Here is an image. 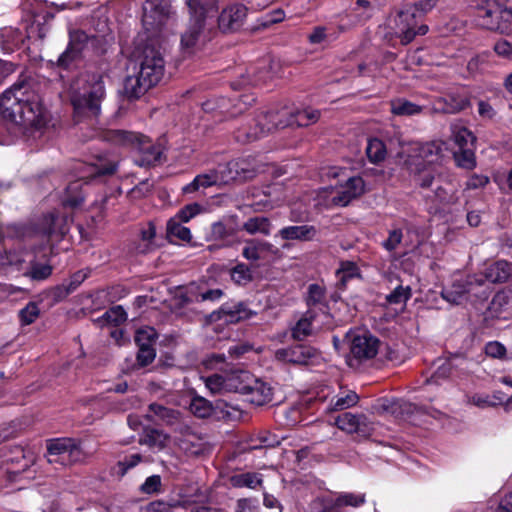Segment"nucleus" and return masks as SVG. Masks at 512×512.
Here are the masks:
<instances>
[{
  "mask_svg": "<svg viewBox=\"0 0 512 512\" xmlns=\"http://www.w3.org/2000/svg\"><path fill=\"white\" fill-rule=\"evenodd\" d=\"M192 21L204 22L217 10V0H187Z\"/></svg>",
  "mask_w": 512,
  "mask_h": 512,
  "instance_id": "nucleus-28",
  "label": "nucleus"
},
{
  "mask_svg": "<svg viewBox=\"0 0 512 512\" xmlns=\"http://www.w3.org/2000/svg\"><path fill=\"white\" fill-rule=\"evenodd\" d=\"M452 138L458 148L474 147L476 137L466 127L460 124L451 125Z\"/></svg>",
  "mask_w": 512,
  "mask_h": 512,
  "instance_id": "nucleus-34",
  "label": "nucleus"
},
{
  "mask_svg": "<svg viewBox=\"0 0 512 512\" xmlns=\"http://www.w3.org/2000/svg\"><path fill=\"white\" fill-rule=\"evenodd\" d=\"M454 158L457 165L462 168L472 169L475 167L474 147L460 148L454 152Z\"/></svg>",
  "mask_w": 512,
  "mask_h": 512,
  "instance_id": "nucleus-50",
  "label": "nucleus"
},
{
  "mask_svg": "<svg viewBox=\"0 0 512 512\" xmlns=\"http://www.w3.org/2000/svg\"><path fill=\"white\" fill-rule=\"evenodd\" d=\"M85 278L86 274L77 272L71 277L67 284L63 283L59 289L63 290L64 295H68L73 292L84 281Z\"/></svg>",
  "mask_w": 512,
  "mask_h": 512,
  "instance_id": "nucleus-63",
  "label": "nucleus"
},
{
  "mask_svg": "<svg viewBox=\"0 0 512 512\" xmlns=\"http://www.w3.org/2000/svg\"><path fill=\"white\" fill-rule=\"evenodd\" d=\"M149 410L161 421L168 425L175 424L180 416L177 410L165 407L158 403H152L149 406Z\"/></svg>",
  "mask_w": 512,
  "mask_h": 512,
  "instance_id": "nucleus-40",
  "label": "nucleus"
},
{
  "mask_svg": "<svg viewBox=\"0 0 512 512\" xmlns=\"http://www.w3.org/2000/svg\"><path fill=\"white\" fill-rule=\"evenodd\" d=\"M271 222L268 218L257 216L249 218L244 224L243 229L251 234L269 235L271 233Z\"/></svg>",
  "mask_w": 512,
  "mask_h": 512,
  "instance_id": "nucleus-36",
  "label": "nucleus"
},
{
  "mask_svg": "<svg viewBox=\"0 0 512 512\" xmlns=\"http://www.w3.org/2000/svg\"><path fill=\"white\" fill-rule=\"evenodd\" d=\"M156 231L152 223L141 231L140 242L135 246L136 253L146 254L151 251Z\"/></svg>",
  "mask_w": 512,
  "mask_h": 512,
  "instance_id": "nucleus-42",
  "label": "nucleus"
},
{
  "mask_svg": "<svg viewBox=\"0 0 512 512\" xmlns=\"http://www.w3.org/2000/svg\"><path fill=\"white\" fill-rule=\"evenodd\" d=\"M332 203L336 206L345 207L354 199L365 192V183L361 177H349L344 183L337 185Z\"/></svg>",
  "mask_w": 512,
  "mask_h": 512,
  "instance_id": "nucleus-17",
  "label": "nucleus"
},
{
  "mask_svg": "<svg viewBox=\"0 0 512 512\" xmlns=\"http://www.w3.org/2000/svg\"><path fill=\"white\" fill-rule=\"evenodd\" d=\"M116 167L117 165L114 161L99 157L96 162L87 166L90 172L89 176H82V178L111 175L115 172Z\"/></svg>",
  "mask_w": 512,
  "mask_h": 512,
  "instance_id": "nucleus-38",
  "label": "nucleus"
},
{
  "mask_svg": "<svg viewBox=\"0 0 512 512\" xmlns=\"http://www.w3.org/2000/svg\"><path fill=\"white\" fill-rule=\"evenodd\" d=\"M0 112L4 120L24 129L40 130L49 121L37 85L32 80L14 83L0 97Z\"/></svg>",
  "mask_w": 512,
  "mask_h": 512,
  "instance_id": "nucleus-1",
  "label": "nucleus"
},
{
  "mask_svg": "<svg viewBox=\"0 0 512 512\" xmlns=\"http://www.w3.org/2000/svg\"><path fill=\"white\" fill-rule=\"evenodd\" d=\"M66 232L65 219L55 213L44 215L32 228V234L42 241H48L52 236H63Z\"/></svg>",
  "mask_w": 512,
  "mask_h": 512,
  "instance_id": "nucleus-19",
  "label": "nucleus"
},
{
  "mask_svg": "<svg viewBox=\"0 0 512 512\" xmlns=\"http://www.w3.org/2000/svg\"><path fill=\"white\" fill-rule=\"evenodd\" d=\"M104 97L105 86L102 76L93 74L77 78L70 90L75 121H89L90 124H94L101 113V102Z\"/></svg>",
  "mask_w": 512,
  "mask_h": 512,
  "instance_id": "nucleus-2",
  "label": "nucleus"
},
{
  "mask_svg": "<svg viewBox=\"0 0 512 512\" xmlns=\"http://www.w3.org/2000/svg\"><path fill=\"white\" fill-rule=\"evenodd\" d=\"M204 22L192 21L181 37V48L186 54L194 53L204 42Z\"/></svg>",
  "mask_w": 512,
  "mask_h": 512,
  "instance_id": "nucleus-24",
  "label": "nucleus"
},
{
  "mask_svg": "<svg viewBox=\"0 0 512 512\" xmlns=\"http://www.w3.org/2000/svg\"><path fill=\"white\" fill-rule=\"evenodd\" d=\"M249 386L250 387L243 392V395L247 396V400L250 403L262 406L272 400L273 390L268 383L253 375V381L249 382Z\"/></svg>",
  "mask_w": 512,
  "mask_h": 512,
  "instance_id": "nucleus-23",
  "label": "nucleus"
},
{
  "mask_svg": "<svg viewBox=\"0 0 512 512\" xmlns=\"http://www.w3.org/2000/svg\"><path fill=\"white\" fill-rule=\"evenodd\" d=\"M412 291L410 286L397 285L391 293L386 296V301L390 305H405L411 298Z\"/></svg>",
  "mask_w": 512,
  "mask_h": 512,
  "instance_id": "nucleus-47",
  "label": "nucleus"
},
{
  "mask_svg": "<svg viewBox=\"0 0 512 512\" xmlns=\"http://www.w3.org/2000/svg\"><path fill=\"white\" fill-rule=\"evenodd\" d=\"M275 359L283 363L315 364L321 359L320 352L308 345H295L275 351Z\"/></svg>",
  "mask_w": 512,
  "mask_h": 512,
  "instance_id": "nucleus-15",
  "label": "nucleus"
},
{
  "mask_svg": "<svg viewBox=\"0 0 512 512\" xmlns=\"http://www.w3.org/2000/svg\"><path fill=\"white\" fill-rule=\"evenodd\" d=\"M318 235V230L313 225H291L281 228L276 237H280L282 240H296V241H312Z\"/></svg>",
  "mask_w": 512,
  "mask_h": 512,
  "instance_id": "nucleus-25",
  "label": "nucleus"
},
{
  "mask_svg": "<svg viewBox=\"0 0 512 512\" xmlns=\"http://www.w3.org/2000/svg\"><path fill=\"white\" fill-rule=\"evenodd\" d=\"M438 103H443L444 105L441 107V110L444 113L449 114H454L459 111H462L470 105V101L467 97L454 94L448 95L447 97L440 99Z\"/></svg>",
  "mask_w": 512,
  "mask_h": 512,
  "instance_id": "nucleus-35",
  "label": "nucleus"
},
{
  "mask_svg": "<svg viewBox=\"0 0 512 512\" xmlns=\"http://www.w3.org/2000/svg\"><path fill=\"white\" fill-rule=\"evenodd\" d=\"M366 154L372 163H379L383 161L386 157L385 144L380 139H370L367 143Z\"/></svg>",
  "mask_w": 512,
  "mask_h": 512,
  "instance_id": "nucleus-43",
  "label": "nucleus"
},
{
  "mask_svg": "<svg viewBox=\"0 0 512 512\" xmlns=\"http://www.w3.org/2000/svg\"><path fill=\"white\" fill-rule=\"evenodd\" d=\"M127 319V313L120 305L113 306L107 310L103 316L98 320L100 323L118 326L124 323Z\"/></svg>",
  "mask_w": 512,
  "mask_h": 512,
  "instance_id": "nucleus-45",
  "label": "nucleus"
},
{
  "mask_svg": "<svg viewBox=\"0 0 512 512\" xmlns=\"http://www.w3.org/2000/svg\"><path fill=\"white\" fill-rule=\"evenodd\" d=\"M315 316L312 311H307L301 317L292 329V337L296 340H302L313 332L312 322Z\"/></svg>",
  "mask_w": 512,
  "mask_h": 512,
  "instance_id": "nucleus-37",
  "label": "nucleus"
},
{
  "mask_svg": "<svg viewBox=\"0 0 512 512\" xmlns=\"http://www.w3.org/2000/svg\"><path fill=\"white\" fill-rule=\"evenodd\" d=\"M247 16V8L242 4H232L222 10L218 22L223 31L238 30Z\"/></svg>",
  "mask_w": 512,
  "mask_h": 512,
  "instance_id": "nucleus-21",
  "label": "nucleus"
},
{
  "mask_svg": "<svg viewBox=\"0 0 512 512\" xmlns=\"http://www.w3.org/2000/svg\"><path fill=\"white\" fill-rule=\"evenodd\" d=\"M495 53L506 60H512V43L507 40H500L494 45Z\"/></svg>",
  "mask_w": 512,
  "mask_h": 512,
  "instance_id": "nucleus-64",
  "label": "nucleus"
},
{
  "mask_svg": "<svg viewBox=\"0 0 512 512\" xmlns=\"http://www.w3.org/2000/svg\"><path fill=\"white\" fill-rule=\"evenodd\" d=\"M156 339L157 332L150 326L139 328L135 334V342L138 347L154 346Z\"/></svg>",
  "mask_w": 512,
  "mask_h": 512,
  "instance_id": "nucleus-51",
  "label": "nucleus"
},
{
  "mask_svg": "<svg viewBox=\"0 0 512 512\" xmlns=\"http://www.w3.org/2000/svg\"><path fill=\"white\" fill-rule=\"evenodd\" d=\"M230 276L234 283L245 285L252 280L251 269L244 263H239L230 270Z\"/></svg>",
  "mask_w": 512,
  "mask_h": 512,
  "instance_id": "nucleus-53",
  "label": "nucleus"
},
{
  "mask_svg": "<svg viewBox=\"0 0 512 512\" xmlns=\"http://www.w3.org/2000/svg\"><path fill=\"white\" fill-rule=\"evenodd\" d=\"M512 274L511 265L504 260L490 264L485 270V280L491 283L505 282Z\"/></svg>",
  "mask_w": 512,
  "mask_h": 512,
  "instance_id": "nucleus-32",
  "label": "nucleus"
},
{
  "mask_svg": "<svg viewBox=\"0 0 512 512\" xmlns=\"http://www.w3.org/2000/svg\"><path fill=\"white\" fill-rule=\"evenodd\" d=\"M52 268L50 265L47 264H34L31 267V270L29 272V275L31 278L36 280H43L46 279L51 275Z\"/></svg>",
  "mask_w": 512,
  "mask_h": 512,
  "instance_id": "nucleus-62",
  "label": "nucleus"
},
{
  "mask_svg": "<svg viewBox=\"0 0 512 512\" xmlns=\"http://www.w3.org/2000/svg\"><path fill=\"white\" fill-rule=\"evenodd\" d=\"M81 183L76 181L71 183L66 190V197L63 199V204L69 207H77L84 201V196L80 191Z\"/></svg>",
  "mask_w": 512,
  "mask_h": 512,
  "instance_id": "nucleus-49",
  "label": "nucleus"
},
{
  "mask_svg": "<svg viewBox=\"0 0 512 512\" xmlns=\"http://www.w3.org/2000/svg\"><path fill=\"white\" fill-rule=\"evenodd\" d=\"M156 352L153 346L139 347L137 354L138 364L142 367L152 363L155 359Z\"/></svg>",
  "mask_w": 512,
  "mask_h": 512,
  "instance_id": "nucleus-60",
  "label": "nucleus"
},
{
  "mask_svg": "<svg viewBox=\"0 0 512 512\" xmlns=\"http://www.w3.org/2000/svg\"><path fill=\"white\" fill-rule=\"evenodd\" d=\"M87 35L83 31H74L70 33V43L67 49L60 55L58 62L61 66H68L81 51L82 44L86 42Z\"/></svg>",
  "mask_w": 512,
  "mask_h": 512,
  "instance_id": "nucleus-29",
  "label": "nucleus"
},
{
  "mask_svg": "<svg viewBox=\"0 0 512 512\" xmlns=\"http://www.w3.org/2000/svg\"><path fill=\"white\" fill-rule=\"evenodd\" d=\"M255 98L253 95H241L237 100L220 98L217 102L207 101L203 104V109L207 112L218 111L220 114H226L234 117L246 110Z\"/></svg>",
  "mask_w": 512,
  "mask_h": 512,
  "instance_id": "nucleus-18",
  "label": "nucleus"
},
{
  "mask_svg": "<svg viewBox=\"0 0 512 512\" xmlns=\"http://www.w3.org/2000/svg\"><path fill=\"white\" fill-rule=\"evenodd\" d=\"M365 503V494L339 493L318 497L307 512H346L347 507L357 508Z\"/></svg>",
  "mask_w": 512,
  "mask_h": 512,
  "instance_id": "nucleus-9",
  "label": "nucleus"
},
{
  "mask_svg": "<svg viewBox=\"0 0 512 512\" xmlns=\"http://www.w3.org/2000/svg\"><path fill=\"white\" fill-rule=\"evenodd\" d=\"M325 297L324 289L318 284H311L308 288L307 304L309 306L322 302Z\"/></svg>",
  "mask_w": 512,
  "mask_h": 512,
  "instance_id": "nucleus-59",
  "label": "nucleus"
},
{
  "mask_svg": "<svg viewBox=\"0 0 512 512\" xmlns=\"http://www.w3.org/2000/svg\"><path fill=\"white\" fill-rule=\"evenodd\" d=\"M294 126V111L283 107L279 110H270L260 113L253 119V126L241 128L236 132L235 138L238 142L255 141L274 129Z\"/></svg>",
  "mask_w": 512,
  "mask_h": 512,
  "instance_id": "nucleus-4",
  "label": "nucleus"
},
{
  "mask_svg": "<svg viewBox=\"0 0 512 512\" xmlns=\"http://www.w3.org/2000/svg\"><path fill=\"white\" fill-rule=\"evenodd\" d=\"M480 25L506 33L512 23V0H473Z\"/></svg>",
  "mask_w": 512,
  "mask_h": 512,
  "instance_id": "nucleus-5",
  "label": "nucleus"
},
{
  "mask_svg": "<svg viewBox=\"0 0 512 512\" xmlns=\"http://www.w3.org/2000/svg\"><path fill=\"white\" fill-rule=\"evenodd\" d=\"M415 173L416 182L423 188H431L436 185L437 189H440L438 185L442 174V168L440 166L431 167H419V170H410Z\"/></svg>",
  "mask_w": 512,
  "mask_h": 512,
  "instance_id": "nucleus-31",
  "label": "nucleus"
},
{
  "mask_svg": "<svg viewBox=\"0 0 512 512\" xmlns=\"http://www.w3.org/2000/svg\"><path fill=\"white\" fill-rule=\"evenodd\" d=\"M358 400V395L354 391H349L345 395L335 396L330 402L329 409L331 411L348 409L356 405Z\"/></svg>",
  "mask_w": 512,
  "mask_h": 512,
  "instance_id": "nucleus-44",
  "label": "nucleus"
},
{
  "mask_svg": "<svg viewBox=\"0 0 512 512\" xmlns=\"http://www.w3.org/2000/svg\"><path fill=\"white\" fill-rule=\"evenodd\" d=\"M320 113L315 109H305L294 112V125L299 127L309 126L318 121Z\"/></svg>",
  "mask_w": 512,
  "mask_h": 512,
  "instance_id": "nucleus-54",
  "label": "nucleus"
},
{
  "mask_svg": "<svg viewBox=\"0 0 512 512\" xmlns=\"http://www.w3.org/2000/svg\"><path fill=\"white\" fill-rule=\"evenodd\" d=\"M185 506L186 501H175L173 503L155 501L147 505L145 510L146 512H179Z\"/></svg>",
  "mask_w": 512,
  "mask_h": 512,
  "instance_id": "nucleus-52",
  "label": "nucleus"
},
{
  "mask_svg": "<svg viewBox=\"0 0 512 512\" xmlns=\"http://www.w3.org/2000/svg\"><path fill=\"white\" fill-rule=\"evenodd\" d=\"M202 212V206L198 203H190L181 208L174 218H178L183 223L189 222L192 218Z\"/></svg>",
  "mask_w": 512,
  "mask_h": 512,
  "instance_id": "nucleus-56",
  "label": "nucleus"
},
{
  "mask_svg": "<svg viewBox=\"0 0 512 512\" xmlns=\"http://www.w3.org/2000/svg\"><path fill=\"white\" fill-rule=\"evenodd\" d=\"M91 454L81 446V442L72 438H57L47 443V460L61 465L85 461Z\"/></svg>",
  "mask_w": 512,
  "mask_h": 512,
  "instance_id": "nucleus-8",
  "label": "nucleus"
},
{
  "mask_svg": "<svg viewBox=\"0 0 512 512\" xmlns=\"http://www.w3.org/2000/svg\"><path fill=\"white\" fill-rule=\"evenodd\" d=\"M417 6H409L401 10L394 19L395 33L403 44L410 43L416 35H424L428 31L426 25L417 26Z\"/></svg>",
  "mask_w": 512,
  "mask_h": 512,
  "instance_id": "nucleus-12",
  "label": "nucleus"
},
{
  "mask_svg": "<svg viewBox=\"0 0 512 512\" xmlns=\"http://www.w3.org/2000/svg\"><path fill=\"white\" fill-rule=\"evenodd\" d=\"M151 87L152 85L138 73V75L128 76L125 79L124 94L130 100L139 99Z\"/></svg>",
  "mask_w": 512,
  "mask_h": 512,
  "instance_id": "nucleus-30",
  "label": "nucleus"
},
{
  "mask_svg": "<svg viewBox=\"0 0 512 512\" xmlns=\"http://www.w3.org/2000/svg\"><path fill=\"white\" fill-rule=\"evenodd\" d=\"M262 480L256 473H244L232 478V483L236 487H248L255 489L261 484Z\"/></svg>",
  "mask_w": 512,
  "mask_h": 512,
  "instance_id": "nucleus-55",
  "label": "nucleus"
},
{
  "mask_svg": "<svg viewBox=\"0 0 512 512\" xmlns=\"http://www.w3.org/2000/svg\"><path fill=\"white\" fill-rule=\"evenodd\" d=\"M201 379L212 394H243L250 387L249 382L253 381V375L244 370H230L214 373L207 377L202 376Z\"/></svg>",
  "mask_w": 512,
  "mask_h": 512,
  "instance_id": "nucleus-7",
  "label": "nucleus"
},
{
  "mask_svg": "<svg viewBox=\"0 0 512 512\" xmlns=\"http://www.w3.org/2000/svg\"><path fill=\"white\" fill-rule=\"evenodd\" d=\"M236 166L237 163L229 162L226 165H220L217 169L210 171L209 173L200 174L194 178V180L187 184L183 191L185 193H192L199 188H207L213 185L227 184L236 178Z\"/></svg>",
  "mask_w": 512,
  "mask_h": 512,
  "instance_id": "nucleus-11",
  "label": "nucleus"
},
{
  "mask_svg": "<svg viewBox=\"0 0 512 512\" xmlns=\"http://www.w3.org/2000/svg\"><path fill=\"white\" fill-rule=\"evenodd\" d=\"M174 439L177 446L188 455L197 456L205 451L203 439L188 427L181 428Z\"/></svg>",
  "mask_w": 512,
  "mask_h": 512,
  "instance_id": "nucleus-22",
  "label": "nucleus"
},
{
  "mask_svg": "<svg viewBox=\"0 0 512 512\" xmlns=\"http://www.w3.org/2000/svg\"><path fill=\"white\" fill-rule=\"evenodd\" d=\"M277 251V248L267 241L249 240L243 248L242 255L248 261H258L276 254Z\"/></svg>",
  "mask_w": 512,
  "mask_h": 512,
  "instance_id": "nucleus-26",
  "label": "nucleus"
},
{
  "mask_svg": "<svg viewBox=\"0 0 512 512\" xmlns=\"http://www.w3.org/2000/svg\"><path fill=\"white\" fill-rule=\"evenodd\" d=\"M53 18V14L47 12L43 16H35L32 23L26 28L24 35L19 29L13 27H3L0 29V49L4 53H12L22 47L26 40H43L48 27L45 24L47 20Z\"/></svg>",
  "mask_w": 512,
  "mask_h": 512,
  "instance_id": "nucleus-6",
  "label": "nucleus"
},
{
  "mask_svg": "<svg viewBox=\"0 0 512 512\" xmlns=\"http://www.w3.org/2000/svg\"><path fill=\"white\" fill-rule=\"evenodd\" d=\"M161 477L159 475L149 476L141 485L140 490L145 494H153L160 490Z\"/></svg>",
  "mask_w": 512,
  "mask_h": 512,
  "instance_id": "nucleus-61",
  "label": "nucleus"
},
{
  "mask_svg": "<svg viewBox=\"0 0 512 512\" xmlns=\"http://www.w3.org/2000/svg\"><path fill=\"white\" fill-rule=\"evenodd\" d=\"M189 409L198 418H207L213 412L212 404L203 397H194L190 402Z\"/></svg>",
  "mask_w": 512,
  "mask_h": 512,
  "instance_id": "nucleus-46",
  "label": "nucleus"
},
{
  "mask_svg": "<svg viewBox=\"0 0 512 512\" xmlns=\"http://www.w3.org/2000/svg\"><path fill=\"white\" fill-rule=\"evenodd\" d=\"M422 107L404 99H398L391 103V112L399 116H412L419 114Z\"/></svg>",
  "mask_w": 512,
  "mask_h": 512,
  "instance_id": "nucleus-41",
  "label": "nucleus"
},
{
  "mask_svg": "<svg viewBox=\"0 0 512 512\" xmlns=\"http://www.w3.org/2000/svg\"><path fill=\"white\" fill-rule=\"evenodd\" d=\"M441 154L442 145L438 142H415L410 144L405 163L409 170H419V167L439 166L438 161Z\"/></svg>",
  "mask_w": 512,
  "mask_h": 512,
  "instance_id": "nucleus-10",
  "label": "nucleus"
},
{
  "mask_svg": "<svg viewBox=\"0 0 512 512\" xmlns=\"http://www.w3.org/2000/svg\"><path fill=\"white\" fill-rule=\"evenodd\" d=\"M337 278L342 285L347 281L359 276V269L356 263L352 261H342L336 271Z\"/></svg>",
  "mask_w": 512,
  "mask_h": 512,
  "instance_id": "nucleus-48",
  "label": "nucleus"
},
{
  "mask_svg": "<svg viewBox=\"0 0 512 512\" xmlns=\"http://www.w3.org/2000/svg\"><path fill=\"white\" fill-rule=\"evenodd\" d=\"M183 222L178 218H170L167 222V235L170 238H176L181 241L189 242L192 239V234L189 228L182 225Z\"/></svg>",
  "mask_w": 512,
  "mask_h": 512,
  "instance_id": "nucleus-39",
  "label": "nucleus"
},
{
  "mask_svg": "<svg viewBox=\"0 0 512 512\" xmlns=\"http://www.w3.org/2000/svg\"><path fill=\"white\" fill-rule=\"evenodd\" d=\"M402 239V230L400 228H393L389 231L388 238L385 241H383L382 245L387 251L392 252L399 247V245L402 242Z\"/></svg>",
  "mask_w": 512,
  "mask_h": 512,
  "instance_id": "nucleus-58",
  "label": "nucleus"
},
{
  "mask_svg": "<svg viewBox=\"0 0 512 512\" xmlns=\"http://www.w3.org/2000/svg\"><path fill=\"white\" fill-rule=\"evenodd\" d=\"M350 354L357 360H368L376 356L379 340L367 331H356L348 334Z\"/></svg>",
  "mask_w": 512,
  "mask_h": 512,
  "instance_id": "nucleus-14",
  "label": "nucleus"
},
{
  "mask_svg": "<svg viewBox=\"0 0 512 512\" xmlns=\"http://www.w3.org/2000/svg\"><path fill=\"white\" fill-rule=\"evenodd\" d=\"M169 436L163 431L157 429H147L144 431L143 436L139 442L147 445L153 451L163 450L169 443Z\"/></svg>",
  "mask_w": 512,
  "mask_h": 512,
  "instance_id": "nucleus-33",
  "label": "nucleus"
},
{
  "mask_svg": "<svg viewBox=\"0 0 512 512\" xmlns=\"http://www.w3.org/2000/svg\"><path fill=\"white\" fill-rule=\"evenodd\" d=\"M335 424L337 427L349 434H357L360 437L367 438L372 435L375 425L363 414H352L345 412L339 415Z\"/></svg>",
  "mask_w": 512,
  "mask_h": 512,
  "instance_id": "nucleus-16",
  "label": "nucleus"
},
{
  "mask_svg": "<svg viewBox=\"0 0 512 512\" xmlns=\"http://www.w3.org/2000/svg\"><path fill=\"white\" fill-rule=\"evenodd\" d=\"M103 138L138 153L139 157L135 159V162L139 166H151L158 162L162 155V147L159 144H153L148 137L140 133L107 130L103 132Z\"/></svg>",
  "mask_w": 512,
  "mask_h": 512,
  "instance_id": "nucleus-3",
  "label": "nucleus"
},
{
  "mask_svg": "<svg viewBox=\"0 0 512 512\" xmlns=\"http://www.w3.org/2000/svg\"><path fill=\"white\" fill-rule=\"evenodd\" d=\"M40 310L36 303L30 302L19 312L20 321L23 325L32 324L39 316Z\"/></svg>",
  "mask_w": 512,
  "mask_h": 512,
  "instance_id": "nucleus-57",
  "label": "nucleus"
},
{
  "mask_svg": "<svg viewBox=\"0 0 512 512\" xmlns=\"http://www.w3.org/2000/svg\"><path fill=\"white\" fill-rule=\"evenodd\" d=\"M484 282L482 278L469 277L463 282L456 281L451 287L443 289L441 295L449 303L460 304L466 299L467 294L474 291L476 285L483 286Z\"/></svg>",
  "mask_w": 512,
  "mask_h": 512,
  "instance_id": "nucleus-20",
  "label": "nucleus"
},
{
  "mask_svg": "<svg viewBox=\"0 0 512 512\" xmlns=\"http://www.w3.org/2000/svg\"><path fill=\"white\" fill-rule=\"evenodd\" d=\"M165 71V61L159 50L145 47L139 60V74L153 86L157 85Z\"/></svg>",
  "mask_w": 512,
  "mask_h": 512,
  "instance_id": "nucleus-13",
  "label": "nucleus"
},
{
  "mask_svg": "<svg viewBox=\"0 0 512 512\" xmlns=\"http://www.w3.org/2000/svg\"><path fill=\"white\" fill-rule=\"evenodd\" d=\"M255 313L243 303L225 304L218 311V319L224 323H237L251 318Z\"/></svg>",
  "mask_w": 512,
  "mask_h": 512,
  "instance_id": "nucleus-27",
  "label": "nucleus"
}]
</instances>
